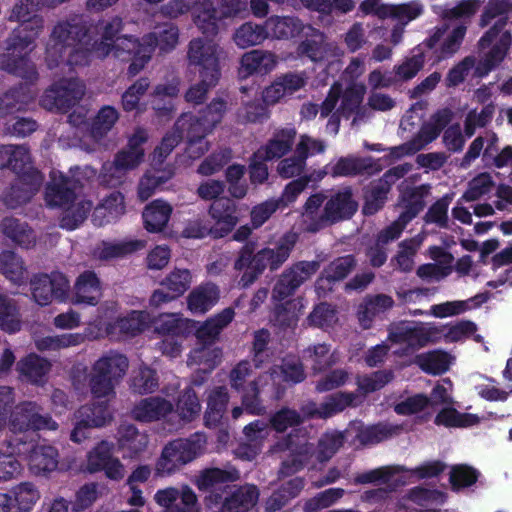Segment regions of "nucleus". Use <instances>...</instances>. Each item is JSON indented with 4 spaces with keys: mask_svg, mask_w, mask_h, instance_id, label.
Segmentation results:
<instances>
[{
    "mask_svg": "<svg viewBox=\"0 0 512 512\" xmlns=\"http://www.w3.org/2000/svg\"><path fill=\"white\" fill-rule=\"evenodd\" d=\"M85 87L78 79H64L52 85L41 98V105L47 110L67 111L84 95Z\"/></svg>",
    "mask_w": 512,
    "mask_h": 512,
    "instance_id": "393cba45",
    "label": "nucleus"
},
{
    "mask_svg": "<svg viewBox=\"0 0 512 512\" xmlns=\"http://www.w3.org/2000/svg\"><path fill=\"white\" fill-rule=\"evenodd\" d=\"M267 38H269V33L265 28V24L260 25L253 22L242 24L233 34L234 43L241 49L260 45Z\"/></svg>",
    "mask_w": 512,
    "mask_h": 512,
    "instance_id": "603ef678",
    "label": "nucleus"
},
{
    "mask_svg": "<svg viewBox=\"0 0 512 512\" xmlns=\"http://www.w3.org/2000/svg\"><path fill=\"white\" fill-rule=\"evenodd\" d=\"M41 408L35 402H23L15 407L10 415L9 430L13 434L32 430H51L58 428V424L49 416L40 414Z\"/></svg>",
    "mask_w": 512,
    "mask_h": 512,
    "instance_id": "a878e982",
    "label": "nucleus"
},
{
    "mask_svg": "<svg viewBox=\"0 0 512 512\" xmlns=\"http://www.w3.org/2000/svg\"><path fill=\"white\" fill-rule=\"evenodd\" d=\"M319 269L317 261H301L286 269L277 280L273 291L272 299L284 301L292 296L294 292Z\"/></svg>",
    "mask_w": 512,
    "mask_h": 512,
    "instance_id": "cd10ccee",
    "label": "nucleus"
},
{
    "mask_svg": "<svg viewBox=\"0 0 512 512\" xmlns=\"http://www.w3.org/2000/svg\"><path fill=\"white\" fill-rule=\"evenodd\" d=\"M17 370L26 380L34 384H41L50 370V363L35 354H31L18 362Z\"/></svg>",
    "mask_w": 512,
    "mask_h": 512,
    "instance_id": "052dcab7",
    "label": "nucleus"
},
{
    "mask_svg": "<svg viewBox=\"0 0 512 512\" xmlns=\"http://www.w3.org/2000/svg\"><path fill=\"white\" fill-rule=\"evenodd\" d=\"M251 371V364L248 361H241L231 370L229 378L232 388L242 393L243 406L250 414L259 415L265 412V408L259 400V394L264 385L262 379H268V376H260L258 380L247 382Z\"/></svg>",
    "mask_w": 512,
    "mask_h": 512,
    "instance_id": "5701e85b",
    "label": "nucleus"
},
{
    "mask_svg": "<svg viewBox=\"0 0 512 512\" xmlns=\"http://www.w3.org/2000/svg\"><path fill=\"white\" fill-rule=\"evenodd\" d=\"M429 256L434 263L421 265L417 275L427 281H439L452 272L453 256L443 248L433 246L429 249Z\"/></svg>",
    "mask_w": 512,
    "mask_h": 512,
    "instance_id": "4c0bfd02",
    "label": "nucleus"
},
{
    "mask_svg": "<svg viewBox=\"0 0 512 512\" xmlns=\"http://www.w3.org/2000/svg\"><path fill=\"white\" fill-rule=\"evenodd\" d=\"M234 316L235 313L232 308H225L214 317L207 319L196 329L197 339L204 343V345L190 353L188 358L189 366H199L200 371L209 373L220 363L221 350L213 345H206V343L214 341L220 332L233 320Z\"/></svg>",
    "mask_w": 512,
    "mask_h": 512,
    "instance_id": "2eb2a0df",
    "label": "nucleus"
},
{
    "mask_svg": "<svg viewBox=\"0 0 512 512\" xmlns=\"http://www.w3.org/2000/svg\"><path fill=\"white\" fill-rule=\"evenodd\" d=\"M236 205L228 198L215 200L209 209V214L215 222V237H222L230 232L237 224Z\"/></svg>",
    "mask_w": 512,
    "mask_h": 512,
    "instance_id": "ea45409f",
    "label": "nucleus"
},
{
    "mask_svg": "<svg viewBox=\"0 0 512 512\" xmlns=\"http://www.w3.org/2000/svg\"><path fill=\"white\" fill-rule=\"evenodd\" d=\"M129 31L118 17L99 21L95 26L87 27L82 16H74L58 22L46 44L45 61L49 68L60 64L69 66L87 65L92 59H103L109 55L125 60L132 56L129 73L136 75L150 60L155 47L169 51L178 43V28L172 23L155 27L154 31L140 42L131 35L120 32Z\"/></svg>",
    "mask_w": 512,
    "mask_h": 512,
    "instance_id": "f257e3e1",
    "label": "nucleus"
},
{
    "mask_svg": "<svg viewBox=\"0 0 512 512\" xmlns=\"http://www.w3.org/2000/svg\"><path fill=\"white\" fill-rule=\"evenodd\" d=\"M229 401L226 387H216L207 396V409L205 424L208 427L216 426L222 419Z\"/></svg>",
    "mask_w": 512,
    "mask_h": 512,
    "instance_id": "6e6d98bb",
    "label": "nucleus"
},
{
    "mask_svg": "<svg viewBox=\"0 0 512 512\" xmlns=\"http://www.w3.org/2000/svg\"><path fill=\"white\" fill-rule=\"evenodd\" d=\"M226 112V103L220 99H214L203 111L200 118L193 115V124L198 135L210 133L213 128L222 120Z\"/></svg>",
    "mask_w": 512,
    "mask_h": 512,
    "instance_id": "bf43d9fd",
    "label": "nucleus"
},
{
    "mask_svg": "<svg viewBox=\"0 0 512 512\" xmlns=\"http://www.w3.org/2000/svg\"><path fill=\"white\" fill-rule=\"evenodd\" d=\"M285 449L289 450L291 459L283 462L280 470L281 474L289 475L298 471L308 460V454L311 452V445L306 442L304 436L299 438L297 442L291 439L286 443Z\"/></svg>",
    "mask_w": 512,
    "mask_h": 512,
    "instance_id": "13d9d810",
    "label": "nucleus"
},
{
    "mask_svg": "<svg viewBox=\"0 0 512 512\" xmlns=\"http://www.w3.org/2000/svg\"><path fill=\"white\" fill-rule=\"evenodd\" d=\"M128 367V358L121 353L110 351L102 355L93 364L89 374V386L93 397L113 398L115 387L125 376Z\"/></svg>",
    "mask_w": 512,
    "mask_h": 512,
    "instance_id": "dca6fc26",
    "label": "nucleus"
},
{
    "mask_svg": "<svg viewBox=\"0 0 512 512\" xmlns=\"http://www.w3.org/2000/svg\"><path fill=\"white\" fill-rule=\"evenodd\" d=\"M438 331L434 323L401 322L391 330L389 341L396 345L395 354L406 355L429 343L438 342Z\"/></svg>",
    "mask_w": 512,
    "mask_h": 512,
    "instance_id": "4be33fe9",
    "label": "nucleus"
},
{
    "mask_svg": "<svg viewBox=\"0 0 512 512\" xmlns=\"http://www.w3.org/2000/svg\"><path fill=\"white\" fill-rule=\"evenodd\" d=\"M118 118V111L114 107L104 106L99 110L91 124L87 122L86 113L83 108L71 113L69 115V122L79 132H84L85 130L79 145L87 151H93L96 149L99 141L111 130Z\"/></svg>",
    "mask_w": 512,
    "mask_h": 512,
    "instance_id": "412c9836",
    "label": "nucleus"
},
{
    "mask_svg": "<svg viewBox=\"0 0 512 512\" xmlns=\"http://www.w3.org/2000/svg\"><path fill=\"white\" fill-rule=\"evenodd\" d=\"M39 5V0H20L15 5L11 19L20 23L5 41L9 59H4L0 55L1 70L29 82L35 81L38 77L36 67L28 58V54L33 50V43L43 29L44 21L36 14Z\"/></svg>",
    "mask_w": 512,
    "mask_h": 512,
    "instance_id": "f03ea898",
    "label": "nucleus"
},
{
    "mask_svg": "<svg viewBox=\"0 0 512 512\" xmlns=\"http://www.w3.org/2000/svg\"><path fill=\"white\" fill-rule=\"evenodd\" d=\"M223 48L213 37H196L188 45L187 59L190 67L207 83L218 84L221 77L220 61Z\"/></svg>",
    "mask_w": 512,
    "mask_h": 512,
    "instance_id": "6ab92c4d",
    "label": "nucleus"
},
{
    "mask_svg": "<svg viewBox=\"0 0 512 512\" xmlns=\"http://www.w3.org/2000/svg\"><path fill=\"white\" fill-rule=\"evenodd\" d=\"M324 200L322 193L307 199L301 215L306 230L316 232L330 223L352 216L357 210V203L349 189L337 192L322 207Z\"/></svg>",
    "mask_w": 512,
    "mask_h": 512,
    "instance_id": "9d476101",
    "label": "nucleus"
},
{
    "mask_svg": "<svg viewBox=\"0 0 512 512\" xmlns=\"http://www.w3.org/2000/svg\"><path fill=\"white\" fill-rule=\"evenodd\" d=\"M295 135L294 128L276 130L268 143L256 151V157L272 160L284 156L291 150Z\"/></svg>",
    "mask_w": 512,
    "mask_h": 512,
    "instance_id": "37998d69",
    "label": "nucleus"
},
{
    "mask_svg": "<svg viewBox=\"0 0 512 512\" xmlns=\"http://www.w3.org/2000/svg\"><path fill=\"white\" fill-rule=\"evenodd\" d=\"M248 0H172L164 5L162 13L170 18H176L192 10L196 27L207 35H216L220 21L226 17L238 15L246 10Z\"/></svg>",
    "mask_w": 512,
    "mask_h": 512,
    "instance_id": "423d86ee",
    "label": "nucleus"
},
{
    "mask_svg": "<svg viewBox=\"0 0 512 512\" xmlns=\"http://www.w3.org/2000/svg\"><path fill=\"white\" fill-rule=\"evenodd\" d=\"M7 494L12 498V509L18 512H29L40 498L38 489L30 482L14 486Z\"/></svg>",
    "mask_w": 512,
    "mask_h": 512,
    "instance_id": "e2e57ef3",
    "label": "nucleus"
},
{
    "mask_svg": "<svg viewBox=\"0 0 512 512\" xmlns=\"http://www.w3.org/2000/svg\"><path fill=\"white\" fill-rule=\"evenodd\" d=\"M124 213V197L119 192H113L95 208L92 221L95 225L102 226L116 221Z\"/></svg>",
    "mask_w": 512,
    "mask_h": 512,
    "instance_id": "a18cd8bd",
    "label": "nucleus"
},
{
    "mask_svg": "<svg viewBox=\"0 0 512 512\" xmlns=\"http://www.w3.org/2000/svg\"><path fill=\"white\" fill-rule=\"evenodd\" d=\"M180 80L173 78L165 84H159L153 94L152 105L159 113H168L174 109L172 100L179 93Z\"/></svg>",
    "mask_w": 512,
    "mask_h": 512,
    "instance_id": "774afa93",
    "label": "nucleus"
},
{
    "mask_svg": "<svg viewBox=\"0 0 512 512\" xmlns=\"http://www.w3.org/2000/svg\"><path fill=\"white\" fill-rule=\"evenodd\" d=\"M116 311V305L101 306L98 309V316L89 322L86 335L96 339L104 335L110 336H134L144 331L151 324V315L147 311H131L126 316L117 319L115 324L111 323Z\"/></svg>",
    "mask_w": 512,
    "mask_h": 512,
    "instance_id": "4468645a",
    "label": "nucleus"
},
{
    "mask_svg": "<svg viewBox=\"0 0 512 512\" xmlns=\"http://www.w3.org/2000/svg\"><path fill=\"white\" fill-rule=\"evenodd\" d=\"M265 28L269 37L275 39H288L301 34L305 40L298 47L300 55L307 56L312 61L325 58L330 44L325 42V35L311 25H303L302 22L291 16H272L265 21Z\"/></svg>",
    "mask_w": 512,
    "mask_h": 512,
    "instance_id": "9b49d317",
    "label": "nucleus"
},
{
    "mask_svg": "<svg viewBox=\"0 0 512 512\" xmlns=\"http://www.w3.org/2000/svg\"><path fill=\"white\" fill-rule=\"evenodd\" d=\"M410 170V166L394 167L384 174L383 178L372 184L366 191L363 212L366 215L376 213L384 204L391 183Z\"/></svg>",
    "mask_w": 512,
    "mask_h": 512,
    "instance_id": "473e14b6",
    "label": "nucleus"
},
{
    "mask_svg": "<svg viewBox=\"0 0 512 512\" xmlns=\"http://www.w3.org/2000/svg\"><path fill=\"white\" fill-rule=\"evenodd\" d=\"M278 64V57L271 51L255 49L244 53L239 62L238 76L247 79L251 76H265Z\"/></svg>",
    "mask_w": 512,
    "mask_h": 512,
    "instance_id": "2f4dec72",
    "label": "nucleus"
},
{
    "mask_svg": "<svg viewBox=\"0 0 512 512\" xmlns=\"http://www.w3.org/2000/svg\"><path fill=\"white\" fill-rule=\"evenodd\" d=\"M155 502L165 508V512H198L197 497L194 491L183 486L181 490L168 487L158 490L154 495Z\"/></svg>",
    "mask_w": 512,
    "mask_h": 512,
    "instance_id": "7c9ffc66",
    "label": "nucleus"
},
{
    "mask_svg": "<svg viewBox=\"0 0 512 512\" xmlns=\"http://www.w3.org/2000/svg\"><path fill=\"white\" fill-rule=\"evenodd\" d=\"M6 452L0 450V481H8L18 476L22 470V466L15 455H22L24 449H21L18 438L11 439L6 442Z\"/></svg>",
    "mask_w": 512,
    "mask_h": 512,
    "instance_id": "5fc2aeb1",
    "label": "nucleus"
},
{
    "mask_svg": "<svg viewBox=\"0 0 512 512\" xmlns=\"http://www.w3.org/2000/svg\"><path fill=\"white\" fill-rule=\"evenodd\" d=\"M0 168H9L18 178L2 198L9 208L27 202L40 188L43 176L32 167L29 150L25 146L0 147Z\"/></svg>",
    "mask_w": 512,
    "mask_h": 512,
    "instance_id": "0eeeda50",
    "label": "nucleus"
},
{
    "mask_svg": "<svg viewBox=\"0 0 512 512\" xmlns=\"http://www.w3.org/2000/svg\"><path fill=\"white\" fill-rule=\"evenodd\" d=\"M470 380L477 394L487 401L505 402L512 394V387L501 389L495 385L496 381L493 378L482 374H475Z\"/></svg>",
    "mask_w": 512,
    "mask_h": 512,
    "instance_id": "4d7b16f0",
    "label": "nucleus"
},
{
    "mask_svg": "<svg viewBox=\"0 0 512 512\" xmlns=\"http://www.w3.org/2000/svg\"><path fill=\"white\" fill-rule=\"evenodd\" d=\"M240 473L233 467L210 468L203 470L195 480L198 489L205 492H210L219 495L223 492L230 483L239 480Z\"/></svg>",
    "mask_w": 512,
    "mask_h": 512,
    "instance_id": "c9c22d12",
    "label": "nucleus"
},
{
    "mask_svg": "<svg viewBox=\"0 0 512 512\" xmlns=\"http://www.w3.org/2000/svg\"><path fill=\"white\" fill-rule=\"evenodd\" d=\"M424 194L423 187L401 191L400 205L404 210L395 222L380 232L378 236L379 244H387L400 236L407 223L424 208Z\"/></svg>",
    "mask_w": 512,
    "mask_h": 512,
    "instance_id": "b1692460",
    "label": "nucleus"
},
{
    "mask_svg": "<svg viewBox=\"0 0 512 512\" xmlns=\"http://www.w3.org/2000/svg\"><path fill=\"white\" fill-rule=\"evenodd\" d=\"M117 442L119 449L124 451V457L133 458L146 449L148 436L132 424H123L119 427Z\"/></svg>",
    "mask_w": 512,
    "mask_h": 512,
    "instance_id": "c03bdc74",
    "label": "nucleus"
},
{
    "mask_svg": "<svg viewBox=\"0 0 512 512\" xmlns=\"http://www.w3.org/2000/svg\"><path fill=\"white\" fill-rule=\"evenodd\" d=\"M159 385L158 376L154 369L145 364L133 369L130 377V388L137 394H149L154 392Z\"/></svg>",
    "mask_w": 512,
    "mask_h": 512,
    "instance_id": "69168bd1",
    "label": "nucleus"
},
{
    "mask_svg": "<svg viewBox=\"0 0 512 512\" xmlns=\"http://www.w3.org/2000/svg\"><path fill=\"white\" fill-rule=\"evenodd\" d=\"M400 427L391 424H378L374 426H363L361 423H353L346 431L347 435L355 436L361 444H376L396 434Z\"/></svg>",
    "mask_w": 512,
    "mask_h": 512,
    "instance_id": "49530a36",
    "label": "nucleus"
},
{
    "mask_svg": "<svg viewBox=\"0 0 512 512\" xmlns=\"http://www.w3.org/2000/svg\"><path fill=\"white\" fill-rule=\"evenodd\" d=\"M173 405L160 396L143 398L131 410L132 417L139 422H153L172 414Z\"/></svg>",
    "mask_w": 512,
    "mask_h": 512,
    "instance_id": "e433bc0d",
    "label": "nucleus"
},
{
    "mask_svg": "<svg viewBox=\"0 0 512 512\" xmlns=\"http://www.w3.org/2000/svg\"><path fill=\"white\" fill-rule=\"evenodd\" d=\"M512 12L511 0H488L481 14L479 25L488 26L497 18L494 25L479 40L481 50L488 49L475 66V75L484 77L496 68L507 56L512 44V35L506 29L507 16Z\"/></svg>",
    "mask_w": 512,
    "mask_h": 512,
    "instance_id": "7ed1b4c3",
    "label": "nucleus"
},
{
    "mask_svg": "<svg viewBox=\"0 0 512 512\" xmlns=\"http://www.w3.org/2000/svg\"><path fill=\"white\" fill-rule=\"evenodd\" d=\"M155 332L167 337H181L196 327V322L184 318L180 313H162L151 318Z\"/></svg>",
    "mask_w": 512,
    "mask_h": 512,
    "instance_id": "a19ab883",
    "label": "nucleus"
},
{
    "mask_svg": "<svg viewBox=\"0 0 512 512\" xmlns=\"http://www.w3.org/2000/svg\"><path fill=\"white\" fill-rule=\"evenodd\" d=\"M0 271L12 284L20 286L28 280V272L22 259L12 251L0 254Z\"/></svg>",
    "mask_w": 512,
    "mask_h": 512,
    "instance_id": "864d4df0",
    "label": "nucleus"
},
{
    "mask_svg": "<svg viewBox=\"0 0 512 512\" xmlns=\"http://www.w3.org/2000/svg\"><path fill=\"white\" fill-rule=\"evenodd\" d=\"M23 454H27L26 460L30 471L35 475H41L54 471L58 466L57 450L47 444H34L31 441L18 438Z\"/></svg>",
    "mask_w": 512,
    "mask_h": 512,
    "instance_id": "c756f323",
    "label": "nucleus"
},
{
    "mask_svg": "<svg viewBox=\"0 0 512 512\" xmlns=\"http://www.w3.org/2000/svg\"><path fill=\"white\" fill-rule=\"evenodd\" d=\"M450 120V111L443 109L435 113L429 122L424 124L416 138L400 146L391 148L390 155L394 158H400L404 155L414 154L421 150L425 145L437 138L442 128Z\"/></svg>",
    "mask_w": 512,
    "mask_h": 512,
    "instance_id": "c85d7f7f",
    "label": "nucleus"
},
{
    "mask_svg": "<svg viewBox=\"0 0 512 512\" xmlns=\"http://www.w3.org/2000/svg\"><path fill=\"white\" fill-rule=\"evenodd\" d=\"M392 379V372L385 370L374 372L371 375L359 376L357 378V386L361 395L352 392L337 393L327 398L320 406L314 403L307 405L304 408V413L308 416L330 417L347 407L359 405L362 402V396L380 390Z\"/></svg>",
    "mask_w": 512,
    "mask_h": 512,
    "instance_id": "ddd939ff",
    "label": "nucleus"
},
{
    "mask_svg": "<svg viewBox=\"0 0 512 512\" xmlns=\"http://www.w3.org/2000/svg\"><path fill=\"white\" fill-rule=\"evenodd\" d=\"M366 70L365 61L360 57H354L346 67L342 75L343 83H335L324 102L322 103L321 116L329 117L326 125V131L329 134L336 135L339 130L340 118H348L356 112L362 103L366 92L365 85L356 80L364 74Z\"/></svg>",
    "mask_w": 512,
    "mask_h": 512,
    "instance_id": "20e7f679",
    "label": "nucleus"
},
{
    "mask_svg": "<svg viewBox=\"0 0 512 512\" xmlns=\"http://www.w3.org/2000/svg\"><path fill=\"white\" fill-rule=\"evenodd\" d=\"M305 84L306 77L303 73L281 75L263 90L262 100L266 105H275L303 88Z\"/></svg>",
    "mask_w": 512,
    "mask_h": 512,
    "instance_id": "f704fd0d",
    "label": "nucleus"
},
{
    "mask_svg": "<svg viewBox=\"0 0 512 512\" xmlns=\"http://www.w3.org/2000/svg\"><path fill=\"white\" fill-rule=\"evenodd\" d=\"M2 230L9 239L21 247L30 248L36 243L34 232L26 223L20 222L17 219H4L2 223Z\"/></svg>",
    "mask_w": 512,
    "mask_h": 512,
    "instance_id": "338daca9",
    "label": "nucleus"
},
{
    "mask_svg": "<svg viewBox=\"0 0 512 512\" xmlns=\"http://www.w3.org/2000/svg\"><path fill=\"white\" fill-rule=\"evenodd\" d=\"M220 297L217 285L207 282L195 287L187 297V308L195 314L201 315L214 307Z\"/></svg>",
    "mask_w": 512,
    "mask_h": 512,
    "instance_id": "79ce46f5",
    "label": "nucleus"
},
{
    "mask_svg": "<svg viewBox=\"0 0 512 512\" xmlns=\"http://www.w3.org/2000/svg\"><path fill=\"white\" fill-rule=\"evenodd\" d=\"M30 284L33 299L41 306L48 305L54 299L60 302L65 301L70 289L68 279L60 272L34 276Z\"/></svg>",
    "mask_w": 512,
    "mask_h": 512,
    "instance_id": "bb28decb",
    "label": "nucleus"
},
{
    "mask_svg": "<svg viewBox=\"0 0 512 512\" xmlns=\"http://www.w3.org/2000/svg\"><path fill=\"white\" fill-rule=\"evenodd\" d=\"M498 137L494 133H486L484 136L477 137L469 146L463 159V166H468L481 154L485 161L490 160L494 153L498 151Z\"/></svg>",
    "mask_w": 512,
    "mask_h": 512,
    "instance_id": "0e129e2a",
    "label": "nucleus"
},
{
    "mask_svg": "<svg viewBox=\"0 0 512 512\" xmlns=\"http://www.w3.org/2000/svg\"><path fill=\"white\" fill-rule=\"evenodd\" d=\"M195 128L193 114H182L175 123L173 131L167 133L154 150V161L163 162L183 137H186L188 142L186 154L189 159L195 160L205 154L209 149V143L204 140V137L208 133L198 135Z\"/></svg>",
    "mask_w": 512,
    "mask_h": 512,
    "instance_id": "f3484780",
    "label": "nucleus"
},
{
    "mask_svg": "<svg viewBox=\"0 0 512 512\" xmlns=\"http://www.w3.org/2000/svg\"><path fill=\"white\" fill-rule=\"evenodd\" d=\"M454 358L447 352L434 350L422 353L416 357L417 365L426 373L438 375L446 372Z\"/></svg>",
    "mask_w": 512,
    "mask_h": 512,
    "instance_id": "680f3d73",
    "label": "nucleus"
},
{
    "mask_svg": "<svg viewBox=\"0 0 512 512\" xmlns=\"http://www.w3.org/2000/svg\"><path fill=\"white\" fill-rule=\"evenodd\" d=\"M271 427L264 420H255L243 429L245 443L241 444L236 450V456L251 461L255 459L262 451L264 441L269 437Z\"/></svg>",
    "mask_w": 512,
    "mask_h": 512,
    "instance_id": "72a5a7b5",
    "label": "nucleus"
},
{
    "mask_svg": "<svg viewBox=\"0 0 512 512\" xmlns=\"http://www.w3.org/2000/svg\"><path fill=\"white\" fill-rule=\"evenodd\" d=\"M444 469L445 465L437 460L425 462L414 469H407L403 466H385L357 475L354 482L357 484L385 485L388 490L384 488L373 489L364 492L361 496L364 502L377 503L387 497L388 491H393L400 486L418 480L436 477Z\"/></svg>",
    "mask_w": 512,
    "mask_h": 512,
    "instance_id": "39448f33",
    "label": "nucleus"
},
{
    "mask_svg": "<svg viewBox=\"0 0 512 512\" xmlns=\"http://www.w3.org/2000/svg\"><path fill=\"white\" fill-rule=\"evenodd\" d=\"M296 241V233L290 232L281 237L275 247H266L257 253L251 244H246L234 264L235 270L241 274L238 285L242 288L250 286L267 267L278 269L288 259Z\"/></svg>",
    "mask_w": 512,
    "mask_h": 512,
    "instance_id": "1a4fd4ad",
    "label": "nucleus"
},
{
    "mask_svg": "<svg viewBox=\"0 0 512 512\" xmlns=\"http://www.w3.org/2000/svg\"><path fill=\"white\" fill-rule=\"evenodd\" d=\"M102 296L97 276L86 271L78 276L73 287L72 303L95 306Z\"/></svg>",
    "mask_w": 512,
    "mask_h": 512,
    "instance_id": "58836bf2",
    "label": "nucleus"
},
{
    "mask_svg": "<svg viewBox=\"0 0 512 512\" xmlns=\"http://www.w3.org/2000/svg\"><path fill=\"white\" fill-rule=\"evenodd\" d=\"M206 445V437L196 433L188 439H177L168 443L155 464L158 477L171 476L182 466L200 456Z\"/></svg>",
    "mask_w": 512,
    "mask_h": 512,
    "instance_id": "a211bd4d",
    "label": "nucleus"
},
{
    "mask_svg": "<svg viewBox=\"0 0 512 512\" xmlns=\"http://www.w3.org/2000/svg\"><path fill=\"white\" fill-rule=\"evenodd\" d=\"M259 498L256 486L246 484L236 489L222 506V512H247L254 507Z\"/></svg>",
    "mask_w": 512,
    "mask_h": 512,
    "instance_id": "3c124183",
    "label": "nucleus"
},
{
    "mask_svg": "<svg viewBox=\"0 0 512 512\" xmlns=\"http://www.w3.org/2000/svg\"><path fill=\"white\" fill-rule=\"evenodd\" d=\"M479 7V0H466L450 10L449 17L455 20L437 28L426 42L433 51V63L452 56L459 49L466 33V26L460 20L475 14Z\"/></svg>",
    "mask_w": 512,
    "mask_h": 512,
    "instance_id": "f8f14e48",
    "label": "nucleus"
},
{
    "mask_svg": "<svg viewBox=\"0 0 512 512\" xmlns=\"http://www.w3.org/2000/svg\"><path fill=\"white\" fill-rule=\"evenodd\" d=\"M147 139L148 134L144 129H136L128 139L127 147L116 155L114 162L103 165L101 182L109 186L121 183L127 171L135 169L143 162L145 156L143 144Z\"/></svg>",
    "mask_w": 512,
    "mask_h": 512,
    "instance_id": "aec40b11",
    "label": "nucleus"
},
{
    "mask_svg": "<svg viewBox=\"0 0 512 512\" xmlns=\"http://www.w3.org/2000/svg\"><path fill=\"white\" fill-rule=\"evenodd\" d=\"M172 211V206L161 199L148 204L143 211V220L147 231L152 233L161 232L167 225Z\"/></svg>",
    "mask_w": 512,
    "mask_h": 512,
    "instance_id": "8fccbe9b",
    "label": "nucleus"
},
{
    "mask_svg": "<svg viewBox=\"0 0 512 512\" xmlns=\"http://www.w3.org/2000/svg\"><path fill=\"white\" fill-rule=\"evenodd\" d=\"M79 180L65 177L62 172L53 170L45 191V200L51 207L63 210L60 225L67 230L76 229L87 217L92 203L77 193Z\"/></svg>",
    "mask_w": 512,
    "mask_h": 512,
    "instance_id": "6e6552de",
    "label": "nucleus"
},
{
    "mask_svg": "<svg viewBox=\"0 0 512 512\" xmlns=\"http://www.w3.org/2000/svg\"><path fill=\"white\" fill-rule=\"evenodd\" d=\"M162 162L152 159V169L148 170L140 179L138 196L142 201L150 198L160 187L173 176V170L169 167L158 169L156 166Z\"/></svg>",
    "mask_w": 512,
    "mask_h": 512,
    "instance_id": "09e8293b",
    "label": "nucleus"
},
{
    "mask_svg": "<svg viewBox=\"0 0 512 512\" xmlns=\"http://www.w3.org/2000/svg\"><path fill=\"white\" fill-rule=\"evenodd\" d=\"M352 256H344L333 261L323 272V275L316 282V292L319 296L331 290L332 282L342 280L354 267Z\"/></svg>",
    "mask_w": 512,
    "mask_h": 512,
    "instance_id": "de8ad7c7",
    "label": "nucleus"
}]
</instances>
